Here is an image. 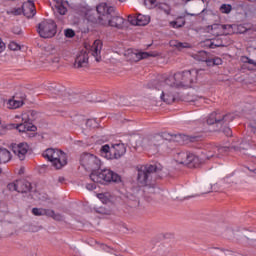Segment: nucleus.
Returning <instances> with one entry per match:
<instances>
[{"label":"nucleus","mask_w":256,"mask_h":256,"mask_svg":"<svg viewBox=\"0 0 256 256\" xmlns=\"http://www.w3.org/2000/svg\"><path fill=\"white\" fill-rule=\"evenodd\" d=\"M37 31L43 39H51L57 34V24L53 20H44L38 24Z\"/></svg>","instance_id":"11"},{"label":"nucleus","mask_w":256,"mask_h":256,"mask_svg":"<svg viewBox=\"0 0 256 256\" xmlns=\"http://www.w3.org/2000/svg\"><path fill=\"white\" fill-rule=\"evenodd\" d=\"M241 243L242 245H250L251 247H256V240H250L247 237H243Z\"/></svg>","instance_id":"35"},{"label":"nucleus","mask_w":256,"mask_h":256,"mask_svg":"<svg viewBox=\"0 0 256 256\" xmlns=\"http://www.w3.org/2000/svg\"><path fill=\"white\" fill-rule=\"evenodd\" d=\"M22 13L28 19H31V17H35V13H37V11L35 10V3H33V1L31 0L23 3Z\"/></svg>","instance_id":"16"},{"label":"nucleus","mask_w":256,"mask_h":256,"mask_svg":"<svg viewBox=\"0 0 256 256\" xmlns=\"http://www.w3.org/2000/svg\"><path fill=\"white\" fill-rule=\"evenodd\" d=\"M137 181L144 188L145 195H155L159 188L149 185L153 181V175H159L163 171L161 164H146L137 167Z\"/></svg>","instance_id":"4"},{"label":"nucleus","mask_w":256,"mask_h":256,"mask_svg":"<svg viewBox=\"0 0 256 256\" xmlns=\"http://www.w3.org/2000/svg\"><path fill=\"white\" fill-rule=\"evenodd\" d=\"M51 5L54 13L58 15H65L67 13V7H65L63 0H52Z\"/></svg>","instance_id":"18"},{"label":"nucleus","mask_w":256,"mask_h":256,"mask_svg":"<svg viewBox=\"0 0 256 256\" xmlns=\"http://www.w3.org/2000/svg\"><path fill=\"white\" fill-rule=\"evenodd\" d=\"M13 31H14V33H16L17 35H19V32H17V30L15 31V29H14Z\"/></svg>","instance_id":"54"},{"label":"nucleus","mask_w":256,"mask_h":256,"mask_svg":"<svg viewBox=\"0 0 256 256\" xmlns=\"http://www.w3.org/2000/svg\"><path fill=\"white\" fill-rule=\"evenodd\" d=\"M223 148H213V151H209L205 153L206 159H221L223 155H226L227 152H223Z\"/></svg>","instance_id":"19"},{"label":"nucleus","mask_w":256,"mask_h":256,"mask_svg":"<svg viewBox=\"0 0 256 256\" xmlns=\"http://www.w3.org/2000/svg\"><path fill=\"white\" fill-rule=\"evenodd\" d=\"M86 19L94 25L100 27H115L116 29H123L125 19L117 13L114 6L107 3H100L96 7V12L90 10L86 13Z\"/></svg>","instance_id":"2"},{"label":"nucleus","mask_w":256,"mask_h":256,"mask_svg":"<svg viewBox=\"0 0 256 256\" xmlns=\"http://www.w3.org/2000/svg\"><path fill=\"white\" fill-rule=\"evenodd\" d=\"M100 153L106 159H121L127 153V148L123 143L112 144L111 147L105 144L101 147Z\"/></svg>","instance_id":"8"},{"label":"nucleus","mask_w":256,"mask_h":256,"mask_svg":"<svg viewBox=\"0 0 256 256\" xmlns=\"http://www.w3.org/2000/svg\"><path fill=\"white\" fill-rule=\"evenodd\" d=\"M206 31L214 37H219L221 35H231V33H233V26L231 24H212L207 26Z\"/></svg>","instance_id":"12"},{"label":"nucleus","mask_w":256,"mask_h":256,"mask_svg":"<svg viewBox=\"0 0 256 256\" xmlns=\"http://www.w3.org/2000/svg\"><path fill=\"white\" fill-rule=\"evenodd\" d=\"M7 189L9 191H17L19 192V180H16L15 182H11L7 185Z\"/></svg>","instance_id":"32"},{"label":"nucleus","mask_w":256,"mask_h":256,"mask_svg":"<svg viewBox=\"0 0 256 256\" xmlns=\"http://www.w3.org/2000/svg\"><path fill=\"white\" fill-rule=\"evenodd\" d=\"M235 119V114L233 113H224L221 111H215L212 112L206 120L207 125H215L217 129L215 131H219L224 133L226 137H231L233 135V132L231 131V128H229L227 125L231 123Z\"/></svg>","instance_id":"5"},{"label":"nucleus","mask_w":256,"mask_h":256,"mask_svg":"<svg viewBox=\"0 0 256 256\" xmlns=\"http://www.w3.org/2000/svg\"><path fill=\"white\" fill-rule=\"evenodd\" d=\"M70 101V103H79L81 101V95L79 94H71L68 95L67 98L64 99V101Z\"/></svg>","instance_id":"29"},{"label":"nucleus","mask_w":256,"mask_h":256,"mask_svg":"<svg viewBox=\"0 0 256 256\" xmlns=\"http://www.w3.org/2000/svg\"><path fill=\"white\" fill-rule=\"evenodd\" d=\"M55 54V48L53 46L45 47V55H53Z\"/></svg>","instance_id":"40"},{"label":"nucleus","mask_w":256,"mask_h":256,"mask_svg":"<svg viewBox=\"0 0 256 256\" xmlns=\"http://www.w3.org/2000/svg\"><path fill=\"white\" fill-rule=\"evenodd\" d=\"M21 13H23V6L21 8L7 10V15H21Z\"/></svg>","instance_id":"34"},{"label":"nucleus","mask_w":256,"mask_h":256,"mask_svg":"<svg viewBox=\"0 0 256 256\" xmlns=\"http://www.w3.org/2000/svg\"><path fill=\"white\" fill-rule=\"evenodd\" d=\"M128 21L131 25L145 27V25H149L151 17L143 14H138L137 16H128Z\"/></svg>","instance_id":"13"},{"label":"nucleus","mask_w":256,"mask_h":256,"mask_svg":"<svg viewBox=\"0 0 256 256\" xmlns=\"http://www.w3.org/2000/svg\"><path fill=\"white\" fill-rule=\"evenodd\" d=\"M1 173H2V170L0 169V175H1Z\"/></svg>","instance_id":"58"},{"label":"nucleus","mask_w":256,"mask_h":256,"mask_svg":"<svg viewBox=\"0 0 256 256\" xmlns=\"http://www.w3.org/2000/svg\"><path fill=\"white\" fill-rule=\"evenodd\" d=\"M221 63H223V60H221V58L219 57H215V58H209L207 65L211 67L213 65H221Z\"/></svg>","instance_id":"31"},{"label":"nucleus","mask_w":256,"mask_h":256,"mask_svg":"<svg viewBox=\"0 0 256 256\" xmlns=\"http://www.w3.org/2000/svg\"><path fill=\"white\" fill-rule=\"evenodd\" d=\"M44 159H48L55 169H62L67 165V154L57 148H48L43 152Z\"/></svg>","instance_id":"7"},{"label":"nucleus","mask_w":256,"mask_h":256,"mask_svg":"<svg viewBox=\"0 0 256 256\" xmlns=\"http://www.w3.org/2000/svg\"><path fill=\"white\" fill-rule=\"evenodd\" d=\"M163 139H166L167 141H177L179 143L181 139H183V141L188 139V136L183 134L171 135L169 133H164L162 136L157 135L147 140L146 149L153 151L154 153H159V147H161L164 142Z\"/></svg>","instance_id":"6"},{"label":"nucleus","mask_w":256,"mask_h":256,"mask_svg":"<svg viewBox=\"0 0 256 256\" xmlns=\"http://www.w3.org/2000/svg\"><path fill=\"white\" fill-rule=\"evenodd\" d=\"M232 9H233V7L230 4H222L220 6L221 13L229 14V13H231Z\"/></svg>","instance_id":"33"},{"label":"nucleus","mask_w":256,"mask_h":256,"mask_svg":"<svg viewBox=\"0 0 256 256\" xmlns=\"http://www.w3.org/2000/svg\"><path fill=\"white\" fill-rule=\"evenodd\" d=\"M171 27H173L174 29H179L181 27H183L185 25V22H179V21H172L170 22Z\"/></svg>","instance_id":"37"},{"label":"nucleus","mask_w":256,"mask_h":256,"mask_svg":"<svg viewBox=\"0 0 256 256\" xmlns=\"http://www.w3.org/2000/svg\"><path fill=\"white\" fill-rule=\"evenodd\" d=\"M86 125L88 127H97V120L89 119V120H87Z\"/></svg>","instance_id":"42"},{"label":"nucleus","mask_w":256,"mask_h":256,"mask_svg":"<svg viewBox=\"0 0 256 256\" xmlns=\"http://www.w3.org/2000/svg\"><path fill=\"white\" fill-rule=\"evenodd\" d=\"M171 46L176 47L179 51H181V49H191V44L187 42L172 41Z\"/></svg>","instance_id":"26"},{"label":"nucleus","mask_w":256,"mask_h":256,"mask_svg":"<svg viewBox=\"0 0 256 256\" xmlns=\"http://www.w3.org/2000/svg\"><path fill=\"white\" fill-rule=\"evenodd\" d=\"M240 149H246L245 147L240 146Z\"/></svg>","instance_id":"57"},{"label":"nucleus","mask_w":256,"mask_h":256,"mask_svg":"<svg viewBox=\"0 0 256 256\" xmlns=\"http://www.w3.org/2000/svg\"><path fill=\"white\" fill-rule=\"evenodd\" d=\"M249 127L253 133L256 132V119L250 121Z\"/></svg>","instance_id":"43"},{"label":"nucleus","mask_w":256,"mask_h":256,"mask_svg":"<svg viewBox=\"0 0 256 256\" xmlns=\"http://www.w3.org/2000/svg\"><path fill=\"white\" fill-rule=\"evenodd\" d=\"M145 3H149L150 5H155L157 3V0H145Z\"/></svg>","instance_id":"47"},{"label":"nucleus","mask_w":256,"mask_h":256,"mask_svg":"<svg viewBox=\"0 0 256 256\" xmlns=\"http://www.w3.org/2000/svg\"><path fill=\"white\" fill-rule=\"evenodd\" d=\"M87 65H89V53H87V50H82L76 56L74 67L81 69V67H87Z\"/></svg>","instance_id":"15"},{"label":"nucleus","mask_w":256,"mask_h":256,"mask_svg":"<svg viewBox=\"0 0 256 256\" xmlns=\"http://www.w3.org/2000/svg\"><path fill=\"white\" fill-rule=\"evenodd\" d=\"M222 46H223V45H221V44H215V43H213V42L210 44V48H211V49H215V47H222Z\"/></svg>","instance_id":"46"},{"label":"nucleus","mask_w":256,"mask_h":256,"mask_svg":"<svg viewBox=\"0 0 256 256\" xmlns=\"http://www.w3.org/2000/svg\"><path fill=\"white\" fill-rule=\"evenodd\" d=\"M64 181H65V177L60 176V177L58 178V182H59V183H63Z\"/></svg>","instance_id":"48"},{"label":"nucleus","mask_w":256,"mask_h":256,"mask_svg":"<svg viewBox=\"0 0 256 256\" xmlns=\"http://www.w3.org/2000/svg\"><path fill=\"white\" fill-rule=\"evenodd\" d=\"M242 155H249L248 152H240Z\"/></svg>","instance_id":"52"},{"label":"nucleus","mask_w":256,"mask_h":256,"mask_svg":"<svg viewBox=\"0 0 256 256\" xmlns=\"http://www.w3.org/2000/svg\"><path fill=\"white\" fill-rule=\"evenodd\" d=\"M185 1H191V0H185Z\"/></svg>","instance_id":"59"},{"label":"nucleus","mask_w":256,"mask_h":256,"mask_svg":"<svg viewBox=\"0 0 256 256\" xmlns=\"http://www.w3.org/2000/svg\"><path fill=\"white\" fill-rule=\"evenodd\" d=\"M11 161V152L5 148H0V163H9Z\"/></svg>","instance_id":"24"},{"label":"nucleus","mask_w":256,"mask_h":256,"mask_svg":"<svg viewBox=\"0 0 256 256\" xmlns=\"http://www.w3.org/2000/svg\"><path fill=\"white\" fill-rule=\"evenodd\" d=\"M8 109H19V107H23V100H18L17 97H13L7 102Z\"/></svg>","instance_id":"23"},{"label":"nucleus","mask_w":256,"mask_h":256,"mask_svg":"<svg viewBox=\"0 0 256 256\" xmlns=\"http://www.w3.org/2000/svg\"><path fill=\"white\" fill-rule=\"evenodd\" d=\"M32 213L36 217H43L44 215H46V217H49V215H53V212L51 211V209H44V208H33Z\"/></svg>","instance_id":"21"},{"label":"nucleus","mask_w":256,"mask_h":256,"mask_svg":"<svg viewBox=\"0 0 256 256\" xmlns=\"http://www.w3.org/2000/svg\"><path fill=\"white\" fill-rule=\"evenodd\" d=\"M86 189L93 191V189H97V186L95 184H87Z\"/></svg>","instance_id":"44"},{"label":"nucleus","mask_w":256,"mask_h":256,"mask_svg":"<svg viewBox=\"0 0 256 256\" xmlns=\"http://www.w3.org/2000/svg\"><path fill=\"white\" fill-rule=\"evenodd\" d=\"M8 48L11 51H19V49H21V46H19V44H17L16 42H10V44L8 45Z\"/></svg>","instance_id":"38"},{"label":"nucleus","mask_w":256,"mask_h":256,"mask_svg":"<svg viewBox=\"0 0 256 256\" xmlns=\"http://www.w3.org/2000/svg\"><path fill=\"white\" fill-rule=\"evenodd\" d=\"M13 31H14V33H16L17 35H19V32H17V30L15 31V29H14Z\"/></svg>","instance_id":"53"},{"label":"nucleus","mask_w":256,"mask_h":256,"mask_svg":"<svg viewBox=\"0 0 256 256\" xmlns=\"http://www.w3.org/2000/svg\"><path fill=\"white\" fill-rule=\"evenodd\" d=\"M205 6V1L201 0V3L199 4V7Z\"/></svg>","instance_id":"50"},{"label":"nucleus","mask_w":256,"mask_h":256,"mask_svg":"<svg viewBox=\"0 0 256 256\" xmlns=\"http://www.w3.org/2000/svg\"><path fill=\"white\" fill-rule=\"evenodd\" d=\"M198 73L199 71L195 69L177 72L173 76L166 78L164 81L156 83V89L162 91L160 95L161 101H164L167 105L175 103L177 99V92H175V89L191 87L193 83L197 81Z\"/></svg>","instance_id":"1"},{"label":"nucleus","mask_w":256,"mask_h":256,"mask_svg":"<svg viewBox=\"0 0 256 256\" xmlns=\"http://www.w3.org/2000/svg\"><path fill=\"white\" fill-rule=\"evenodd\" d=\"M121 3H124V1H126V0H119Z\"/></svg>","instance_id":"56"},{"label":"nucleus","mask_w":256,"mask_h":256,"mask_svg":"<svg viewBox=\"0 0 256 256\" xmlns=\"http://www.w3.org/2000/svg\"><path fill=\"white\" fill-rule=\"evenodd\" d=\"M204 11H206L205 8L199 9L198 12H196V13H189V12H186V15H188L189 17H197V16H199L201 13H203Z\"/></svg>","instance_id":"41"},{"label":"nucleus","mask_w":256,"mask_h":256,"mask_svg":"<svg viewBox=\"0 0 256 256\" xmlns=\"http://www.w3.org/2000/svg\"><path fill=\"white\" fill-rule=\"evenodd\" d=\"M80 165L85 171L91 172L90 179L93 183H111V181L112 183H119L121 181V176L109 169L96 172L101 168V160L94 154L83 153L80 157Z\"/></svg>","instance_id":"3"},{"label":"nucleus","mask_w":256,"mask_h":256,"mask_svg":"<svg viewBox=\"0 0 256 256\" xmlns=\"http://www.w3.org/2000/svg\"><path fill=\"white\" fill-rule=\"evenodd\" d=\"M31 189H33L31 182L25 179L18 180V193H29Z\"/></svg>","instance_id":"20"},{"label":"nucleus","mask_w":256,"mask_h":256,"mask_svg":"<svg viewBox=\"0 0 256 256\" xmlns=\"http://www.w3.org/2000/svg\"><path fill=\"white\" fill-rule=\"evenodd\" d=\"M9 129H13V126L11 124H5L0 118V135H5L6 131H9Z\"/></svg>","instance_id":"30"},{"label":"nucleus","mask_w":256,"mask_h":256,"mask_svg":"<svg viewBox=\"0 0 256 256\" xmlns=\"http://www.w3.org/2000/svg\"><path fill=\"white\" fill-rule=\"evenodd\" d=\"M174 160L179 165H186L190 169H195L201 164L199 157L191 152H176L174 154Z\"/></svg>","instance_id":"10"},{"label":"nucleus","mask_w":256,"mask_h":256,"mask_svg":"<svg viewBox=\"0 0 256 256\" xmlns=\"http://www.w3.org/2000/svg\"><path fill=\"white\" fill-rule=\"evenodd\" d=\"M97 197L102 203H104V205H107V203L111 201V194L109 193H100L97 194Z\"/></svg>","instance_id":"28"},{"label":"nucleus","mask_w":256,"mask_h":256,"mask_svg":"<svg viewBox=\"0 0 256 256\" xmlns=\"http://www.w3.org/2000/svg\"><path fill=\"white\" fill-rule=\"evenodd\" d=\"M64 33L65 37H68L69 39L75 37V31H73V29H66Z\"/></svg>","instance_id":"39"},{"label":"nucleus","mask_w":256,"mask_h":256,"mask_svg":"<svg viewBox=\"0 0 256 256\" xmlns=\"http://www.w3.org/2000/svg\"><path fill=\"white\" fill-rule=\"evenodd\" d=\"M12 151L14 154L17 155V157L20 159V161H25V156L27 155V152L29 151V145L25 142H21L19 144H13Z\"/></svg>","instance_id":"14"},{"label":"nucleus","mask_w":256,"mask_h":256,"mask_svg":"<svg viewBox=\"0 0 256 256\" xmlns=\"http://www.w3.org/2000/svg\"><path fill=\"white\" fill-rule=\"evenodd\" d=\"M245 31H247V29H245V30H242V31H241V33H245Z\"/></svg>","instance_id":"55"},{"label":"nucleus","mask_w":256,"mask_h":256,"mask_svg":"<svg viewBox=\"0 0 256 256\" xmlns=\"http://www.w3.org/2000/svg\"><path fill=\"white\" fill-rule=\"evenodd\" d=\"M159 55L157 52H138L135 54L137 61L141 59H148V57H157Z\"/></svg>","instance_id":"25"},{"label":"nucleus","mask_w":256,"mask_h":256,"mask_svg":"<svg viewBox=\"0 0 256 256\" xmlns=\"http://www.w3.org/2000/svg\"><path fill=\"white\" fill-rule=\"evenodd\" d=\"M241 61L242 63H244L245 65H251V67L249 68L250 71H253L256 69V61L247 57V56H242L241 57Z\"/></svg>","instance_id":"27"},{"label":"nucleus","mask_w":256,"mask_h":256,"mask_svg":"<svg viewBox=\"0 0 256 256\" xmlns=\"http://www.w3.org/2000/svg\"><path fill=\"white\" fill-rule=\"evenodd\" d=\"M35 112L30 111L27 114L22 115L23 123L20 124H10L12 129H17L19 133H35L37 131V126L33 125V121H35Z\"/></svg>","instance_id":"9"},{"label":"nucleus","mask_w":256,"mask_h":256,"mask_svg":"<svg viewBox=\"0 0 256 256\" xmlns=\"http://www.w3.org/2000/svg\"><path fill=\"white\" fill-rule=\"evenodd\" d=\"M5 44L3 43V40L0 39V53H3V51H5Z\"/></svg>","instance_id":"45"},{"label":"nucleus","mask_w":256,"mask_h":256,"mask_svg":"<svg viewBox=\"0 0 256 256\" xmlns=\"http://www.w3.org/2000/svg\"><path fill=\"white\" fill-rule=\"evenodd\" d=\"M226 235H233V230H231V229L227 230Z\"/></svg>","instance_id":"49"},{"label":"nucleus","mask_w":256,"mask_h":256,"mask_svg":"<svg viewBox=\"0 0 256 256\" xmlns=\"http://www.w3.org/2000/svg\"><path fill=\"white\" fill-rule=\"evenodd\" d=\"M52 214H48V217H52L54 221H63V215L59 213H55V211L51 210Z\"/></svg>","instance_id":"36"},{"label":"nucleus","mask_w":256,"mask_h":256,"mask_svg":"<svg viewBox=\"0 0 256 256\" xmlns=\"http://www.w3.org/2000/svg\"><path fill=\"white\" fill-rule=\"evenodd\" d=\"M194 59H196V61H203L205 62L207 65L209 63V54L206 51H199L196 54L193 55Z\"/></svg>","instance_id":"22"},{"label":"nucleus","mask_w":256,"mask_h":256,"mask_svg":"<svg viewBox=\"0 0 256 256\" xmlns=\"http://www.w3.org/2000/svg\"><path fill=\"white\" fill-rule=\"evenodd\" d=\"M166 15H169L171 13V10H165Z\"/></svg>","instance_id":"51"},{"label":"nucleus","mask_w":256,"mask_h":256,"mask_svg":"<svg viewBox=\"0 0 256 256\" xmlns=\"http://www.w3.org/2000/svg\"><path fill=\"white\" fill-rule=\"evenodd\" d=\"M101 49H103V42H101V40H95L90 51L96 61L101 60Z\"/></svg>","instance_id":"17"}]
</instances>
